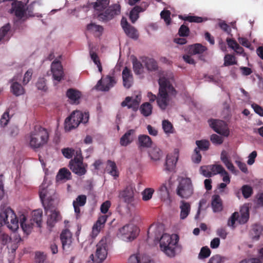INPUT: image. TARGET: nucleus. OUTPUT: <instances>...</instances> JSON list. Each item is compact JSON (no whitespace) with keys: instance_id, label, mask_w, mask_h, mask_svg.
Segmentation results:
<instances>
[{"instance_id":"f257e3e1","label":"nucleus","mask_w":263,"mask_h":263,"mask_svg":"<svg viewBox=\"0 0 263 263\" xmlns=\"http://www.w3.org/2000/svg\"><path fill=\"white\" fill-rule=\"evenodd\" d=\"M173 80V74L171 72L163 74L159 78L157 103L162 110L171 105L172 99L176 96V91L171 84Z\"/></svg>"},{"instance_id":"f03ea898","label":"nucleus","mask_w":263,"mask_h":263,"mask_svg":"<svg viewBox=\"0 0 263 263\" xmlns=\"http://www.w3.org/2000/svg\"><path fill=\"white\" fill-rule=\"evenodd\" d=\"M48 139L47 130L40 126H35L26 137L28 145L34 150L42 147L47 143Z\"/></svg>"},{"instance_id":"7ed1b4c3","label":"nucleus","mask_w":263,"mask_h":263,"mask_svg":"<svg viewBox=\"0 0 263 263\" xmlns=\"http://www.w3.org/2000/svg\"><path fill=\"white\" fill-rule=\"evenodd\" d=\"M39 195L45 209L54 206L59 203V199L54 190L51 187L50 181L45 179L40 186Z\"/></svg>"},{"instance_id":"20e7f679","label":"nucleus","mask_w":263,"mask_h":263,"mask_svg":"<svg viewBox=\"0 0 263 263\" xmlns=\"http://www.w3.org/2000/svg\"><path fill=\"white\" fill-rule=\"evenodd\" d=\"M178 240L179 237L176 234H163L159 241L161 251L170 257H174Z\"/></svg>"},{"instance_id":"39448f33","label":"nucleus","mask_w":263,"mask_h":263,"mask_svg":"<svg viewBox=\"0 0 263 263\" xmlns=\"http://www.w3.org/2000/svg\"><path fill=\"white\" fill-rule=\"evenodd\" d=\"M7 224L8 228L13 231L18 228V221L12 210L8 206H3L1 208L0 226Z\"/></svg>"},{"instance_id":"423d86ee","label":"nucleus","mask_w":263,"mask_h":263,"mask_svg":"<svg viewBox=\"0 0 263 263\" xmlns=\"http://www.w3.org/2000/svg\"><path fill=\"white\" fill-rule=\"evenodd\" d=\"M89 115L87 112L73 111L65 120V129L67 131L71 130L77 127L81 123H87Z\"/></svg>"},{"instance_id":"0eeeda50","label":"nucleus","mask_w":263,"mask_h":263,"mask_svg":"<svg viewBox=\"0 0 263 263\" xmlns=\"http://www.w3.org/2000/svg\"><path fill=\"white\" fill-rule=\"evenodd\" d=\"M178 184L176 192L181 198L188 199L194 194V186L191 178L180 177L178 179Z\"/></svg>"},{"instance_id":"6e6552de","label":"nucleus","mask_w":263,"mask_h":263,"mask_svg":"<svg viewBox=\"0 0 263 263\" xmlns=\"http://www.w3.org/2000/svg\"><path fill=\"white\" fill-rule=\"evenodd\" d=\"M108 250V240L106 237H104L96 245L95 255H90L93 262L94 263L102 262L107 256Z\"/></svg>"},{"instance_id":"1a4fd4ad","label":"nucleus","mask_w":263,"mask_h":263,"mask_svg":"<svg viewBox=\"0 0 263 263\" xmlns=\"http://www.w3.org/2000/svg\"><path fill=\"white\" fill-rule=\"evenodd\" d=\"M37 5H40L39 2H34L32 3L26 10L25 6L24 4L20 1L15 2L12 4V9H11V13L14 12L15 15L19 18L24 19L27 15L31 16L30 9H34Z\"/></svg>"},{"instance_id":"9d476101","label":"nucleus","mask_w":263,"mask_h":263,"mask_svg":"<svg viewBox=\"0 0 263 263\" xmlns=\"http://www.w3.org/2000/svg\"><path fill=\"white\" fill-rule=\"evenodd\" d=\"M138 233L137 227L133 223H129L119 230V235L124 241H130L136 238Z\"/></svg>"},{"instance_id":"9b49d317","label":"nucleus","mask_w":263,"mask_h":263,"mask_svg":"<svg viewBox=\"0 0 263 263\" xmlns=\"http://www.w3.org/2000/svg\"><path fill=\"white\" fill-rule=\"evenodd\" d=\"M142 96L140 92H138L131 97H127L121 103L122 107L127 106L128 108L132 109L136 111L139 108V104L141 101Z\"/></svg>"},{"instance_id":"f8f14e48","label":"nucleus","mask_w":263,"mask_h":263,"mask_svg":"<svg viewBox=\"0 0 263 263\" xmlns=\"http://www.w3.org/2000/svg\"><path fill=\"white\" fill-rule=\"evenodd\" d=\"M208 122L210 127L213 128L215 132L225 137L229 136V130L224 122L217 119H211L209 120Z\"/></svg>"},{"instance_id":"ddd939ff","label":"nucleus","mask_w":263,"mask_h":263,"mask_svg":"<svg viewBox=\"0 0 263 263\" xmlns=\"http://www.w3.org/2000/svg\"><path fill=\"white\" fill-rule=\"evenodd\" d=\"M135 193V186L133 184H129L120 191L119 197L125 203L129 204L134 201Z\"/></svg>"},{"instance_id":"4468645a","label":"nucleus","mask_w":263,"mask_h":263,"mask_svg":"<svg viewBox=\"0 0 263 263\" xmlns=\"http://www.w3.org/2000/svg\"><path fill=\"white\" fill-rule=\"evenodd\" d=\"M171 184L169 181L163 183L158 190V194L161 200L166 204L170 205L172 202L170 190Z\"/></svg>"},{"instance_id":"2eb2a0df","label":"nucleus","mask_w":263,"mask_h":263,"mask_svg":"<svg viewBox=\"0 0 263 263\" xmlns=\"http://www.w3.org/2000/svg\"><path fill=\"white\" fill-rule=\"evenodd\" d=\"M116 83V81L114 77L107 76L105 77H102L98 82L96 88L101 91H107L112 87Z\"/></svg>"},{"instance_id":"dca6fc26","label":"nucleus","mask_w":263,"mask_h":263,"mask_svg":"<svg viewBox=\"0 0 263 263\" xmlns=\"http://www.w3.org/2000/svg\"><path fill=\"white\" fill-rule=\"evenodd\" d=\"M70 168L75 174L82 176L86 172L87 165L84 164L80 157L71 160L69 163Z\"/></svg>"},{"instance_id":"f3484780","label":"nucleus","mask_w":263,"mask_h":263,"mask_svg":"<svg viewBox=\"0 0 263 263\" xmlns=\"http://www.w3.org/2000/svg\"><path fill=\"white\" fill-rule=\"evenodd\" d=\"M120 5L117 3L111 5L105 11V13L100 15V20L108 21L111 20L115 15L120 14Z\"/></svg>"},{"instance_id":"a211bd4d","label":"nucleus","mask_w":263,"mask_h":263,"mask_svg":"<svg viewBox=\"0 0 263 263\" xmlns=\"http://www.w3.org/2000/svg\"><path fill=\"white\" fill-rule=\"evenodd\" d=\"M50 208L45 209L47 210V225L49 229H51L55 224L61 220V216L59 212L56 210H49Z\"/></svg>"},{"instance_id":"6ab92c4d","label":"nucleus","mask_w":263,"mask_h":263,"mask_svg":"<svg viewBox=\"0 0 263 263\" xmlns=\"http://www.w3.org/2000/svg\"><path fill=\"white\" fill-rule=\"evenodd\" d=\"M51 71L53 79L58 83L60 82L64 77V71L61 63L58 61H54L51 65Z\"/></svg>"},{"instance_id":"aec40b11","label":"nucleus","mask_w":263,"mask_h":263,"mask_svg":"<svg viewBox=\"0 0 263 263\" xmlns=\"http://www.w3.org/2000/svg\"><path fill=\"white\" fill-rule=\"evenodd\" d=\"M164 231L163 226L161 224H153L148 231L147 235L148 239H152L154 241H159L160 238L163 234Z\"/></svg>"},{"instance_id":"412c9836","label":"nucleus","mask_w":263,"mask_h":263,"mask_svg":"<svg viewBox=\"0 0 263 263\" xmlns=\"http://www.w3.org/2000/svg\"><path fill=\"white\" fill-rule=\"evenodd\" d=\"M179 157V151L175 149L172 154L168 155L164 164V170L166 171H173L175 167Z\"/></svg>"},{"instance_id":"4be33fe9","label":"nucleus","mask_w":263,"mask_h":263,"mask_svg":"<svg viewBox=\"0 0 263 263\" xmlns=\"http://www.w3.org/2000/svg\"><path fill=\"white\" fill-rule=\"evenodd\" d=\"M21 78L20 74L15 76L11 80V85L10 89L11 92L15 96H19L22 95L25 92V90L23 87L18 83Z\"/></svg>"},{"instance_id":"5701e85b","label":"nucleus","mask_w":263,"mask_h":263,"mask_svg":"<svg viewBox=\"0 0 263 263\" xmlns=\"http://www.w3.org/2000/svg\"><path fill=\"white\" fill-rule=\"evenodd\" d=\"M121 25L125 33L128 37L134 39H137L138 37V33L137 29L130 25L125 18L123 17L122 18Z\"/></svg>"},{"instance_id":"b1692460","label":"nucleus","mask_w":263,"mask_h":263,"mask_svg":"<svg viewBox=\"0 0 263 263\" xmlns=\"http://www.w3.org/2000/svg\"><path fill=\"white\" fill-rule=\"evenodd\" d=\"M109 3V0H97L92 3L95 13L97 15L100 20V15L105 13V11L107 9Z\"/></svg>"},{"instance_id":"393cba45","label":"nucleus","mask_w":263,"mask_h":263,"mask_svg":"<svg viewBox=\"0 0 263 263\" xmlns=\"http://www.w3.org/2000/svg\"><path fill=\"white\" fill-rule=\"evenodd\" d=\"M108 215H101L99 217L98 220L92 227V235L93 237L97 236L101 230L104 227Z\"/></svg>"},{"instance_id":"a878e982","label":"nucleus","mask_w":263,"mask_h":263,"mask_svg":"<svg viewBox=\"0 0 263 263\" xmlns=\"http://www.w3.org/2000/svg\"><path fill=\"white\" fill-rule=\"evenodd\" d=\"M123 84L126 88H129L133 83V77L130 70L125 67L122 71Z\"/></svg>"},{"instance_id":"bb28decb","label":"nucleus","mask_w":263,"mask_h":263,"mask_svg":"<svg viewBox=\"0 0 263 263\" xmlns=\"http://www.w3.org/2000/svg\"><path fill=\"white\" fill-rule=\"evenodd\" d=\"M61 240L64 249L69 248L72 242V234L67 229L64 230L61 234Z\"/></svg>"},{"instance_id":"cd10ccee","label":"nucleus","mask_w":263,"mask_h":263,"mask_svg":"<svg viewBox=\"0 0 263 263\" xmlns=\"http://www.w3.org/2000/svg\"><path fill=\"white\" fill-rule=\"evenodd\" d=\"M220 159L224 163L226 167L233 174L237 175L238 171L235 168L228 156V154L225 151H223L220 155Z\"/></svg>"},{"instance_id":"c85d7f7f","label":"nucleus","mask_w":263,"mask_h":263,"mask_svg":"<svg viewBox=\"0 0 263 263\" xmlns=\"http://www.w3.org/2000/svg\"><path fill=\"white\" fill-rule=\"evenodd\" d=\"M134 129H129L120 138V143L121 145L126 146L131 143L134 139Z\"/></svg>"},{"instance_id":"c756f323","label":"nucleus","mask_w":263,"mask_h":263,"mask_svg":"<svg viewBox=\"0 0 263 263\" xmlns=\"http://www.w3.org/2000/svg\"><path fill=\"white\" fill-rule=\"evenodd\" d=\"M133 64V68L135 73L137 75L141 76L145 72L144 67L142 64L135 57L131 56Z\"/></svg>"},{"instance_id":"7c9ffc66","label":"nucleus","mask_w":263,"mask_h":263,"mask_svg":"<svg viewBox=\"0 0 263 263\" xmlns=\"http://www.w3.org/2000/svg\"><path fill=\"white\" fill-rule=\"evenodd\" d=\"M20 218L21 226L24 232L26 234L30 233L34 225V223L31 220L29 221L27 220L25 216L23 214L20 216Z\"/></svg>"},{"instance_id":"2f4dec72","label":"nucleus","mask_w":263,"mask_h":263,"mask_svg":"<svg viewBox=\"0 0 263 263\" xmlns=\"http://www.w3.org/2000/svg\"><path fill=\"white\" fill-rule=\"evenodd\" d=\"M211 205L214 213L220 212L223 210L222 200L219 195H214L212 196Z\"/></svg>"},{"instance_id":"473e14b6","label":"nucleus","mask_w":263,"mask_h":263,"mask_svg":"<svg viewBox=\"0 0 263 263\" xmlns=\"http://www.w3.org/2000/svg\"><path fill=\"white\" fill-rule=\"evenodd\" d=\"M179 208L180 209V218L181 219H185L189 215L191 211V204L190 203L182 200L180 202Z\"/></svg>"},{"instance_id":"72a5a7b5","label":"nucleus","mask_w":263,"mask_h":263,"mask_svg":"<svg viewBox=\"0 0 263 263\" xmlns=\"http://www.w3.org/2000/svg\"><path fill=\"white\" fill-rule=\"evenodd\" d=\"M66 95L71 103H79L81 96L79 91L73 89H69L67 90Z\"/></svg>"},{"instance_id":"f704fd0d","label":"nucleus","mask_w":263,"mask_h":263,"mask_svg":"<svg viewBox=\"0 0 263 263\" xmlns=\"http://www.w3.org/2000/svg\"><path fill=\"white\" fill-rule=\"evenodd\" d=\"M148 156L153 162L159 161L162 157V152L158 147H154L148 151Z\"/></svg>"},{"instance_id":"c9c22d12","label":"nucleus","mask_w":263,"mask_h":263,"mask_svg":"<svg viewBox=\"0 0 263 263\" xmlns=\"http://www.w3.org/2000/svg\"><path fill=\"white\" fill-rule=\"evenodd\" d=\"M62 153L67 159H71L73 156H76L77 157H81V153L80 149H74L71 148H64L62 149Z\"/></svg>"},{"instance_id":"e433bc0d","label":"nucleus","mask_w":263,"mask_h":263,"mask_svg":"<svg viewBox=\"0 0 263 263\" xmlns=\"http://www.w3.org/2000/svg\"><path fill=\"white\" fill-rule=\"evenodd\" d=\"M240 215L239 214L238 222L240 224L245 223L249 219V209L247 206H242L240 211Z\"/></svg>"},{"instance_id":"4c0bfd02","label":"nucleus","mask_w":263,"mask_h":263,"mask_svg":"<svg viewBox=\"0 0 263 263\" xmlns=\"http://www.w3.org/2000/svg\"><path fill=\"white\" fill-rule=\"evenodd\" d=\"M139 109L143 116L148 117L152 114L153 106L149 102H145L141 104Z\"/></svg>"},{"instance_id":"58836bf2","label":"nucleus","mask_w":263,"mask_h":263,"mask_svg":"<svg viewBox=\"0 0 263 263\" xmlns=\"http://www.w3.org/2000/svg\"><path fill=\"white\" fill-rule=\"evenodd\" d=\"M71 173L66 168L60 169L57 175V181H66L70 178Z\"/></svg>"},{"instance_id":"ea45409f","label":"nucleus","mask_w":263,"mask_h":263,"mask_svg":"<svg viewBox=\"0 0 263 263\" xmlns=\"http://www.w3.org/2000/svg\"><path fill=\"white\" fill-rule=\"evenodd\" d=\"M147 70L150 71H155L158 68V65L156 61L152 58H145L142 60Z\"/></svg>"},{"instance_id":"a19ab883","label":"nucleus","mask_w":263,"mask_h":263,"mask_svg":"<svg viewBox=\"0 0 263 263\" xmlns=\"http://www.w3.org/2000/svg\"><path fill=\"white\" fill-rule=\"evenodd\" d=\"M87 29L96 36H100L103 30L102 26L93 23L88 24L87 26Z\"/></svg>"},{"instance_id":"79ce46f5","label":"nucleus","mask_w":263,"mask_h":263,"mask_svg":"<svg viewBox=\"0 0 263 263\" xmlns=\"http://www.w3.org/2000/svg\"><path fill=\"white\" fill-rule=\"evenodd\" d=\"M30 220L37 227H41L42 220V211L41 210L34 211L32 213V218Z\"/></svg>"},{"instance_id":"37998d69","label":"nucleus","mask_w":263,"mask_h":263,"mask_svg":"<svg viewBox=\"0 0 263 263\" xmlns=\"http://www.w3.org/2000/svg\"><path fill=\"white\" fill-rule=\"evenodd\" d=\"M128 263H153V262L149 260L146 257H143L141 259L140 257L136 254L130 256Z\"/></svg>"},{"instance_id":"c03bdc74","label":"nucleus","mask_w":263,"mask_h":263,"mask_svg":"<svg viewBox=\"0 0 263 263\" xmlns=\"http://www.w3.org/2000/svg\"><path fill=\"white\" fill-rule=\"evenodd\" d=\"M144 9L139 7H135L130 12L129 18L133 23H135L137 19L139 18V13L142 12Z\"/></svg>"},{"instance_id":"a18cd8bd","label":"nucleus","mask_w":263,"mask_h":263,"mask_svg":"<svg viewBox=\"0 0 263 263\" xmlns=\"http://www.w3.org/2000/svg\"><path fill=\"white\" fill-rule=\"evenodd\" d=\"M138 141L139 144L142 147H149L152 143L151 138L145 135H140L139 136Z\"/></svg>"},{"instance_id":"49530a36","label":"nucleus","mask_w":263,"mask_h":263,"mask_svg":"<svg viewBox=\"0 0 263 263\" xmlns=\"http://www.w3.org/2000/svg\"><path fill=\"white\" fill-rule=\"evenodd\" d=\"M206 47L200 44H196L191 46L190 51L193 54L201 53L205 51Z\"/></svg>"},{"instance_id":"de8ad7c7","label":"nucleus","mask_w":263,"mask_h":263,"mask_svg":"<svg viewBox=\"0 0 263 263\" xmlns=\"http://www.w3.org/2000/svg\"><path fill=\"white\" fill-rule=\"evenodd\" d=\"M162 128L164 132L167 134L170 135L174 133V128L172 124L167 120H164L162 123Z\"/></svg>"},{"instance_id":"09e8293b","label":"nucleus","mask_w":263,"mask_h":263,"mask_svg":"<svg viewBox=\"0 0 263 263\" xmlns=\"http://www.w3.org/2000/svg\"><path fill=\"white\" fill-rule=\"evenodd\" d=\"M107 169L109 174L111 176L115 177L118 176V172L117 170L116 165L115 162L111 161H108Z\"/></svg>"},{"instance_id":"8fccbe9b","label":"nucleus","mask_w":263,"mask_h":263,"mask_svg":"<svg viewBox=\"0 0 263 263\" xmlns=\"http://www.w3.org/2000/svg\"><path fill=\"white\" fill-rule=\"evenodd\" d=\"M236 64H237V60L235 56L230 54H227L224 56L223 63L224 66H229Z\"/></svg>"},{"instance_id":"3c124183","label":"nucleus","mask_w":263,"mask_h":263,"mask_svg":"<svg viewBox=\"0 0 263 263\" xmlns=\"http://www.w3.org/2000/svg\"><path fill=\"white\" fill-rule=\"evenodd\" d=\"M209 168L211 170V176L216 174H220L225 170L221 165L215 164L209 165Z\"/></svg>"},{"instance_id":"603ef678","label":"nucleus","mask_w":263,"mask_h":263,"mask_svg":"<svg viewBox=\"0 0 263 263\" xmlns=\"http://www.w3.org/2000/svg\"><path fill=\"white\" fill-rule=\"evenodd\" d=\"M211 253V250L208 247H203L200 250L198 257L199 259H204L209 257Z\"/></svg>"},{"instance_id":"864d4df0","label":"nucleus","mask_w":263,"mask_h":263,"mask_svg":"<svg viewBox=\"0 0 263 263\" xmlns=\"http://www.w3.org/2000/svg\"><path fill=\"white\" fill-rule=\"evenodd\" d=\"M90 56L95 64L97 65L99 71L102 72V67L98 55L91 50L90 51Z\"/></svg>"},{"instance_id":"5fc2aeb1","label":"nucleus","mask_w":263,"mask_h":263,"mask_svg":"<svg viewBox=\"0 0 263 263\" xmlns=\"http://www.w3.org/2000/svg\"><path fill=\"white\" fill-rule=\"evenodd\" d=\"M196 144L197 146L196 148L201 151H206L210 144L209 141L206 140H197L196 141Z\"/></svg>"},{"instance_id":"6e6d98bb","label":"nucleus","mask_w":263,"mask_h":263,"mask_svg":"<svg viewBox=\"0 0 263 263\" xmlns=\"http://www.w3.org/2000/svg\"><path fill=\"white\" fill-rule=\"evenodd\" d=\"M154 190L152 188H147L142 193V199L144 201H148L152 197Z\"/></svg>"},{"instance_id":"4d7b16f0","label":"nucleus","mask_w":263,"mask_h":263,"mask_svg":"<svg viewBox=\"0 0 263 263\" xmlns=\"http://www.w3.org/2000/svg\"><path fill=\"white\" fill-rule=\"evenodd\" d=\"M10 29V26L9 24H7L3 26L0 29V37H1V40L3 38L6 37V39L7 40L9 37V31Z\"/></svg>"},{"instance_id":"13d9d810","label":"nucleus","mask_w":263,"mask_h":263,"mask_svg":"<svg viewBox=\"0 0 263 263\" xmlns=\"http://www.w3.org/2000/svg\"><path fill=\"white\" fill-rule=\"evenodd\" d=\"M241 191L243 197L246 198H249L252 194V187L248 185H243Z\"/></svg>"},{"instance_id":"bf43d9fd","label":"nucleus","mask_w":263,"mask_h":263,"mask_svg":"<svg viewBox=\"0 0 263 263\" xmlns=\"http://www.w3.org/2000/svg\"><path fill=\"white\" fill-rule=\"evenodd\" d=\"M262 228L260 226H255L252 231V238L254 240H257L261 233Z\"/></svg>"},{"instance_id":"052dcab7","label":"nucleus","mask_w":263,"mask_h":263,"mask_svg":"<svg viewBox=\"0 0 263 263\" xmlns=\"http://www.w3.org/2000/svg\"><path fill=\"white\" fill-rule=\"evenodd\" d=\"M10 120V117L8 111L5 112L0 119V126L4 127L6 126Z\"/></svg>"},{"instance_id":"680f3d73","label":"nucleus","mask_w":263,"mask_h":263,"mask_svg":"<svg viewBox=\"0 0 263 263\" xmlns=\"http://www.w3.org/2000/svg\"><path fill=\"white\" fill-rule=\"evenodd\" d=\"M171 13L168 10H163L160 13L161 17L164 20L167 25L170 24L171 18H170Z\"/></svg>"},{"instance_id":"e2e57ef3","label":"nucleus","mask_w":263,"mask_h":263,"mask_svg":"<svg viewBox=\"0 0 263 263\" xmlns=\"http://www.w3.org/2000/svg\"><path fill=\"white\" fill-rule=\"evenodd\" d=\"M239 217V213L237 212L234 213L229 218L228 221V226L234 228V224L236 221H238V218Z\"/></svg>"},{"instance_id":"0e129e2a","label":"nucleus","mask_w":263,"mask_h":263,"mask_svg":"<svg viewBox=\"0 0 263 263\" xmlns=\"http://www.w3.org/2000/svg\"><path fill=\"white\" fill-rule=\"evenodd\" d=\"M46 255L41 252H37L35 253V262L36 263H46Z\"/></svg>"},{"instance_id":"69168bd1","label":"nucleus","mask_w":263,"mask_h":263,"mask_svg":"<svg viewBox=\"0 0 263 263\" xmlns=\"http://www.w3.org/2000/svg\"><path fill=\"white\" fill-rule=\"evenodd\" d=\"M210 139L213 144L216 145H220L223 141L222 137L216 134L212 135Z\"/></svg>"},{"instance_id":"338daca9","label":"nucleus","mask_w":263,"mask_h":263,"mask_svg":"<svg viewBox=\"0 0 263 263\" xmlns=\"http://www.w3.org/2000/svg\"><path fill=\"white\" fill-rule=\"evenodd\" d=\"M224 257L216 255L212 257L209 260V263H223L224 261Z\"/></svg>"},{"instance_id":"774afa93","label":"nucleus","mask_w":263,"mask_h":263,"mask_svg":"<svg viewBox=\"0 0 263 263\" xmlns=\"http://www.w3.org/2000/svg\"><path fill=\"white\" fill-rule=\"evenodd\" d=\"M36 85L37 89L39 90L45 91L47 89L46 81L44 78H40Z\"/></svg>"}]
</instances>
